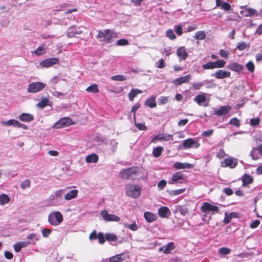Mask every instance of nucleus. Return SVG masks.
I'll use <instances>...</instances> for the list:
<instances>
[{"label":"nucleus","mask_w":262,"mask_h":262,"mask_svg":"<svg viewBox=\"0 0 262 262\" xmlns=\"http://www.w3.org/2000/svg\"><path fill=\"white\" fill-rule=\"evenodd\" d=\"M246 66L250 72H253L255 70V66L252 61H250L247 63Z\"/></svg>","instance_id":"5fc2aeb1"},{"label":"nucleus","mask_w":262,"mask_h":262,"mask_svg":"<svg viewBox=\"0 0 262 262\" xmlns=\"http://www.w3.org/2000/svg\"><path fill=\"white\" fill-rule=\"evenodd\" d=\"M117 45L118 46H126L129 45V42L126 39H120L117 41Z\"/></svg>","instance_id":"052dcab7"},{"label":"nucleus","mask_w":262,"mask_h":262,"mask_svg":"<svg viewBox=\"0 0 262 262\" xmlns=\"http://www.w3.org/2000/svg\"><path fill=\"white\" fill-rule=\"evenodd\" d=\"M184 174L182 172H176L172 176L171 179V182L169 183H173L178 182L180 180H183Z\"/></svg>","instance_id":"c85d7f7f"},{"label":"nucleus","mask_w":262,"mask_h":262,"mask_svg":"<svg viewBox=\"0 0 262 262\" xmlns=\"http://www.w3.org/2000/svg\"><path fill=\"white\" fill-rule=\"evenodd\" d=\"M231 75L230 72L222 70H219L216 71L214 76L216 79H224L227 77H229Z\"/></svg>","instance_id":"dca6fc26"},{"label":"nucleus","mask_w":262,"mask_h":262,"mask_svg":"<svg viewBox=\"0 0 262 262\" xmlns=\"http://www.w3.org/2000/svg\"><path fill=\"white\" fill-rule=\"evenodd\" d=\"M141 191V188L138 185H128L126 187L127 195L134 198H138L140 195Z\"/></svg>","instance_id":"20e7f679"},{"label":"nucleus","mask_w":262,"mask_h":262,"mask_svg":"<svg viewBox=\"0 0 262 262\" xmlns=\"http://www.w3.org/2000/svg\"><path fill=\"white\" fill-rule=\"evenodd\" d=\"M228 68L233 71L239 72L244 69V66L237 62H232L228 66Z\"/></svg>","instance_id":"6ab92c4d"},{"label":"nucleus","mask_w":262,"mask_h":262,"mask_svg":"<svg viewBox=\"0 0 262 262\" xmlns=\"http://www.w3.org/2000/svg\"><path fill=\"white\" fill-rule=\"evenodd\" d=\"M190 75H187L185 76L181 77L174 79L172 83L176 85H179L184 83L188 82L190 79Z\"/></svg>","instance_id":"f3484780"},{"label":"nucleus","mask_w":262,"mask_h":262,"mask_svg":"<svg viewBox=\"0 0 262 262\" xmlns=\"http://www.w3.org/2000/svg\"><path fill=\"white\" fill-rule=\"evenodd\" d=\"M177 55L180 60H185L188 57V54L184 47H179L177 50Z\"/></svg>","instance_id":"2eb2a0df"},{"label":"nucleus","mask_w":262,"mask_h":262,"mask_svg":"<svg viewBox=\"0 0 262 262\" xmlns=\"http://www.w3.org/2000/svg\"><path fill=\"white\" fill-rule=\"evenodd\" d=\"M118 37V34L113 29H105L103 31L99 30L96 38L100 41H104L106 43H111L114 38Z\"/></svg>","instance_id":"f257e3e1"},{"label":"nucleus","mask_w":262,"mask_h":262,"mask_svg":"<svg viewBox=\"0 0 262 262\" xmlns=\"http://www.w3.org/2000/svg\"><path fill=\"white\" fill-rule=\"evenodd\" d=\"M247 47V44L244 41L240 42L238 43L236 46V49H237L239 51L243 50L245 49Z\"/></svg>","instance_id":"6e6d98bb"},{"label":"nucleus","mask_w":262,"mask_h":262,"mask_svg":"<svg viewBox=\"0 0 262 262\" xmlns=\"http://www.w3.org/2000/svg\"><path fill=\"white\" fill-rule=\"evenodd\" d=\"M231 109V106L229 105L221 106L218 110L214 111V114L219 116H222L228 114Z\"/></svg>","instance_id":"4468645a"},{"label":"nucleus","mask_w":262,"mask_h":262,"mask_svg":"<svg viewBox=\"0 0 262 262\" xmlns=\"http://www.w3.org/2000/svg\"><path fill=\"white\" fill-rule=\"evenodd\" d=\"M200 210L202 212L205 214L204 215V217H206L207 214H209L210 212H211L212 214H213L215 213H219L220 211V209L217 206L213 205L207 202H204L202 203Z\"/></svg>","instance_id":"7ed1b4c3"},{"label":"nucleus","mask_w":262,"mask_h":262,"mask_svg":"<svg viewBox=\"0 0 262 262\" xmlns=\"http://www.w3.org/2000/svg\"><path fill=\"white\" fill-rule=\"evenodd\" d=\"M63 215L59 211L51 212L48 216V222L53 226H58L63 221Z\"/></svg>","instance_id":"f03ea898"},{"label":"nucleus","mask_w":262,"mask_h":262,"mask_svg":"<svg viewBox=\"0 0 262 262\" xmlns=\"http://www.w3.org/2000/svg\"><path fill=\"white\" fill-rule=\"evenodd\" d=\"M137 173V167H130L121 170L120 173V176L122 179H129L133 176L136 175Z\"/></svg>","instance_id":"0eeeda50"},{"label":"nucleus","mask_w":262,"mask_h":262,"mask_svg":"<svg viewBox=\"0 0 262 262\" xmlns=\"http://www.w3.org/2000/svg\"><path fill=\"white\" fill-rule=\"evenodd\" d=\"M9 197L6 194H1L0 195V205H4L10 202Z\"/></svg>","instance_id":"c9c22d12"},{"label":"nucleus","mask_w":262,"mask_h":262,"mask_svg":"<svg viewBox=\"0 0 262 262\" xmlns=\"http://www.w3.org/2000/svg\"><path fill=\"white\" fill-rule=\"evenodd\" d=\"M173 167L177 169H180L185 168H191L193 167V165L190 163H183L178 162L174 163Z\"/></svg>","instance_id":"5701e85b"},{"label":"nucleus","mask_w":262,"mask_h":262,"mask_svg":"<svg viewBox=\"0 0 262 262\" xmlns=\"http://www.w3.org/2000/svg\"><path fill=\"white\" fill-rule=\"evenodd\" d=\"M206 37V35L205 31H200L196 32L194 36V38L198 40H203L205 39Z\"/></svg>","instance_id":"4c0bfd02"},{"label":"nucleus","mask_w":262,"mask_h":262,"mask_svg":"<svg viewBox=\"0 0 262 262\" xmlns=\"http://www.w3.org/2000/svg\"><path fill=\"white\" fill-rule=\"evenodd\" d=\"M195 143L194 139L188 138L183 141L182 145L184 148L188 149L191 148Z\"/></svg>","instance_id":"cd10ccee"},{"label":"nucleus","mask_w":262,"mask_h":262,"mask_svg":"<svg viewBox=\"0 0 262 262\" xmlns=\"http://www.w3.org/2000/svg\"><path fill=\"white\" fill-rule=\"evenodd\" d=\"M175 245L173 242H169L166 246L160 247L159 249L160 251H163L165 254H169L171 251L175 249Z\"/></svg>","instance_id":"ddd939ff"},{"label":"nucleus","mask_w":262,"mask_h":262,"mask_svg":"<svg viewBox=\"0 0 262 262\" xmlns=\"http://www.w3.org/2000/svg\"><path fill=\"white\" fill-rule=\"evenodd\" d=\"M18 119L24 122H31L34 120V117L31 114L24 113L18 116Z\"/></svg>","instance_id":"aec40b11"},{"label":"nucleus","mask_w":262,"mask_h":262,"mask_svg":"<svg viewBox=\"0 0 262 262\" xmlns=\"http://www.w3.org/2000/svg\"><path fill=\"white\" fill-rule=\"evenodd\" d=\"M168 101V97L162 96L159 99V104L160 105H163L167 103Z\"/></svg>","instance_id":"e2e57ef3"},{"label":"nucleus","mask_w":262,"mask_h":262,"mask_svg":"<svg viewBox=\"0 0 262 262\" xmlns=\"http://www.w3.org/2000/svg\"><path fill=\"white\" fill-rule=\"evenodd\" d=\"M220 54L221 57H224L225 58H228L229 53L228 51L225 50L224 49H221L220 50Z\"/></svg>","instance_id":"338daca9"},{"label":"nucleus","mask_w":262,"mask_h":262,"mask_svg":"<svg viewBox=\"0 0 262 262\" xmlns=\"http://www.w3.org/2000/svg\"><path fill=\"white\" fill-rule=\"evenodd\" d=\"M174 29L178 35L181 36L183 33V29L181 25L174 26Z\"/></svg>","instance_id":"774afa93"},{"label":"nucleus","mask_w":262,"mask_h":262,"mask_svg":"<svg viewBox=\"0 0 262 262\" xmlns=\"http://www.w3.org/2000/svg\"><path fill=\"white\" fill-rule=\"evenodd\" d=\"M100 215L106 222H119L120 217L115 214L108 213L107 210H102L100 212Z\"/></svg>","instance_id":"423d86ee"},{"label":"nucleus","mask_w":262,"mask_h":262,"mask_svg":"<svg viewBox=\"0 0 262 262\" xmlns=\"http://www.w3.org/2000/svg\"><path fill=\"white\" fill-rule=\"evenodd\" d=\"M166 36L171 40H174L176 38L173 31L172 29H168L166 32Z\"/></svg>","instance_id":"de8ad7c7"},{"label":"nucleus","mask_w":262,"mask_h":262,"mask_svg":"<svg viewBox=\"0 0 262 262\" xmlns=\"http://www.w3.org/2000/svg\"><path fill=\"white\" fill-rule=\"evenodd\" d=\"M203 69L204 70L213 69H215L214 61L208 62L202 66Z\"/></svg>","instance_id":"a18cd8bd"},{"label":"nucleus","mask_w":262,"mask_h":262,"mask_svg":"<svg viewBox=\"0 0 262 262\" xmlns=\"http://www.w3.org/2000/svg\"><path fill=\"white\" fill-rule=\"evenodd\" d=\"M86 91L89 93H98L99 90L98 86L96 84L91 85L86 89Z\"/></svg>","instance_id":"58836bf2"},{"label":"nucleus","mask_w":262,"mask_h":262,"mask_svg":"<svg viewBox=\"0 0 262 262\" xmlns=\"http://www.w3.org/2000/svg\"><path fill=\"white\" fill-rule=\"evenodd\" d=\"M72 124V119L68 117H64L60 119L54 125L55 128H61Z\"/></svg>","instance_id":"1a4fd4ad"},{"label":"nucleus","mask_w":262,"mask_h":262,"mask_svg":"<svg viewBox=\"0 0 262 262\" xmlns=\"http://www.w3.org/2000/svg\"><path fill=\"white\" fill-rule=\"evenodd\" d=\"M98 237V233L96 230L93 231L89 235V239L90 240H94L97 239Z\"/></svg>","instance_id":"69168bd1"},{"label":"nucleus","mask_w":262,"mask_h":262,"mask_svg":"<svg viewBox=\"0 0 262 262\" xmlns=\"http://www.w3.org/2000/svg\"><path fill=\"white\" fill-rule=\"evenodd\" d=\"M231 249L227 247H222L219 250V253L220 255L225 256L230 254Z\"/></svg>","instance_id":"ea45409f"},{"label":"nucleus","mask_w":262,"mask_h":262,"mask_svg":"<svg viewBox=\"0 0 262 262\" xmlns=\"http://www.w3.org/2000/svg\"><path fill=\"white\" fill-rule=\"evenodd\" d=\"M224 165L222 162L223 167H229L231 168H234L237 165L238 163L236 160L230 157L224 160Z\"/></svg>","instance_id":"f8f14e48"},{"label":"nucleus","mask_w":262,"mask_h":262,"mask_svg":"<svg viewBox=\"0 0 262 262\" xmlns=\"http://www.w3.org/2000/svg\"><path fill=\"white\" fill-rule=\"evenodd\" d=\"M97 239H98L99 244H100L101 245L103 244L105 242V235H104L103 233H102V232L98 233Z\"/></svg>","instance_id":"3c124183"},{"label":"nucleus","mask_w":262,"mask_h":262,"mask_svg":"<svg viewBox=\"0 0 262 262\" xmlns=\"http://www.w3.org/2000/svg\"><path fill=\"white\" fill-rule=\"evenodd\" d=\"M190 210L189 205H180L176 207V212H178L182 215H186L189 213Z\"/></svg>","instance_id":"9b49d317"},{"label":"nucleus","mask_w":262,"mask_h":262,"mask_svg":"<svg viewBox=\"0 0 262 262\" xmlns=\"http://www.w3.org/2000/svg\"><path fill=\"white\" fill-rule=\"evenodd\" d=\"M260 123V119L258 117L252 118L250 120V124L251 126H255L258 125Z\"/></svg>","instance_id":"864d4df0"},{"label":"nucleus","mask_w":262,"mask_h":262,"mask_svg":"<svg viewBox=\"0 0 262 262\" xmlns=\"http://www.w3.org/2000/svg\"><path fill=\"white\" fill-rule=\"evenodd\" d=\"M125 260L124 253L116 255L110 258V262H122Z\"/></svg>","instance_id":"c756f323"},{"label":"nucleus","mask_w":262,"mask_h":262,"mask_svg":"<svg viewBox=\"0 0 262 262\" xmlns=\"http://www.w3.org/2000/svg\"><path fill=\"white\" fill-rule=\"evenodd\" d=\"M78 193V191L77 189H73L68 192L64 195V199L66 200H71L72 199L76 198Z\"/></svg>","instance_id":"a878e982"},{"label":"nucleus","mask_w":262,"mask_h":262,"mask_svg":"<svg viewBox=\"0 0 262 262\" xmlns=\"http://www.w3.org/2000/svg\"><path fill=\"white\" fill-rule=\"evenodd\" d=\"M253 182V178L249 174H245L242 177V186H246L249 184L252 183Z\"/></svg>","instance_id":"b1692460"},{"label":"nucleus","mask_w":262,"mask_h":262,"mask_svg":"<svg viewBox=\"0 0 262 262\" xmlns=\"http://www.w3.org/2000/svg\"><path fill=\"white\" fill-rule=\"evenodd\" d=\"M111 79L115 81H125L126 80V77L123 75H114L111 77Z\"/></svg>","instance_id":"49530a36"},{"label":"nucleus","mask_w":262,"mask_h":262,"mask_svg":"<svg viewBox=\"0 0 262 262\" xmlns=\"http://www.w3.org/2000/svg\"><path fill=\"white\" fill-rule=\"evenodd\" d=\"M215 69V68H222L225 67L226 64V61L223 59H219L214 61Z\"/></svg>","instance_id":"79ce46f5"},{"label":"nucleus","mask_w":262,"mask_h":262,"mask_svg":"<svg viewBox=\"0 0 262 262\" xmlns=\"http://www.w3.org/2000/svg\"><path fill=\"white\" fill-rule=\"evenodd\" d=\"M206 97L204 93L198 95L194 98V101L199 105H203L206 102Z\"/></svg>","instance_id":"393cba45"},{"label":"nucleus","mask_w":262,"mask_h":262,"mask_svg":"<svg viewBox=\"0 0 262 262\" xmlns=\"http://www.w3.org/2000/svg\"><path fill=\"white\" fill-rule=\"evenodd\" d=\"M142 91L139 89H133L128 93V96L129 100L133 101L134 98L139 94H141Z\"/></svg>","instance_id":"473e14b6"},{"label":"nucleus","mask_w":262,"mask_h":262,"mask_svg":"<svg viewBox=\"0 0 262 262\" xmlns=\"http://www.w3.org/2000/svg\"><path fill=\"white\" fill-rule=\"evenodd\" d=\"M64 190L59 189L55 192V198L54 199H59L61 198L62 195L63 194Z\"/></svg>","instance_id":"680f3d73"},{"label":"nucleus","mask_w":262,"mask_h":262,"mask_svg":"<svg viewBox=\"0 0 262 262\" xmlns=\"http://www.w3.org/2000/svg\"><path fill=\"white\" fill-rule=\"evenodd\" d=\"M158 213L159 215L163 218L168 217V215L170 214V211L169 208L166 206L160 207L158 209Z\"/></svg>","instance_id":"a211bd4d"},{"label":"nucleus","mask_w":262,"mask_h":262,"mask_svg":"<svg viewBox=\"0 0 262 262\" xmlns=\"http://www.w3.org/2000/svg\"><path fill=\"white\" fill-rule=\"evenodd\" d=\"M124 227L134 231H137L139 229V226L135 222L132 224H124Z\"/></svg>","instance_id":"37998d69"},{"label":"nucleus","mask_w":262,"mask_h":262,"mask_svg":"<svg viewBox=\"0 0 262 262\" xmlns=\"http://www.w3.org/2000/svg\"><path fill=\"white\" fill-rule=\"evenodd\" d=\"M145 105L148 106L150 108H154L157 106L156 102V97L152 96L148 98L145 102Z\"/></svg>","instance_id":"7c9ffc66"},{"label":"nucleus","mask_w":262,"mask_h":262,"mask_svg":"<svg viewBox=\"0 0 262 262\" xmlns=\"http://www.w3.org/2000/svg\"><path fill=\"white\" fill-rule=\"evenodd\" d=\"M59 59L58 58L46 59L40 62L39 66L42 68H49L54 64H58Z\"/></svg>","instance_id":"9d476101"},{"label":"nucleus","mask_w":262,"mask_h":262,"mask_svg":"<svg viewBox=\"0 0 262 262\" xmlns=\"http://www.w3.org/2000/svg\"><path fill=\"white\" fill-rule=\"evenodd\" d=\"M46 86L45 83L41 82H34L28 85L27 91L29 93H35L42 91Z\"/></svg>","instance_id":"39448f33"},{"label":"nucleus","mask_w":262,"mask_h":262,"mask_svg":"<svg viewBox=\"0 0 262 262\" xmlns=\"http://www.w3.org/2000/svg\"><path fill=\"white\" fill-rule=\"evenodd\" d=\"M229 123L237 127L240 125V121L239 119L235 117L231 119L229 121Z\"/></svg>","instance_id":"603ef678"},{"label":"nucleus","mask_w":262,"mask_h":262,"mask_svg":"<svg viewBox=\"0 0 262 262\" xmlns=\"http://www.w3.org/2000/svg\"><path fill=\"white\" fill-rule=\"evenodd\" d=\"M34 53L37 55H41L46 53V50L43 46H39L34 51Z\"/></svg>","instance_id":"8fccbe9b"},{"label":"nucleus","mask_w":262,"mask_h":262,"mask_svg":"<svg viewBox=\"0 0 262 262\" xmlns=\"http://www.w3.org/2000/svg\"><path fill=\"white\" fill-rule=\"evenodd\" d=\"M140 107V104L139 103H136L134 105L131 110V112L134 113V120H136V112Z\"/></svg>","instance_id":"bf43d9fd"},{"label":"nucleus","mask_w":262,"mask_h":262,"mask_svg":"<svg viewBox=\"0 0 262 262\" xmlns=\"http://www.w3.org/2000/svg\"><path fill=\"white\" fill-rule=\"evenodd\" d=\"M186 190V188H182L178 190H172L169 192V194L171 196L178 195L183 192Z\"/></svg>","instance_id":"c03bdc74"},{"label":"nucleus","mask_w":262,"mask_h":262,"mask_svg":"<svg viewBox=\"0 0 262 262\" xmlns=\"http://www.w3.org/2000/svg\"><path fill=\"white\" fill-rule=\"evenodd\" d=\"M50 100L46 97H41L40 101L36 104V106L40 108H43L47 106L50 105Z\"/></svg>","instance_id":"2f4dec72"},{"label":"nucleus","mask_w":262,"mask_h":262,"mask_svg":"<svg viewBox=\"0 0 262 262\" xmlns=\"http://www.w3.org/2000/svg\"><path fill=\"white\" fill-rule=\"evenodd\" d=\"M98 155L95 154L89 155L85 158V161L88 163H96L98 161Z\"/></svg>","instance_id":"f704fd0d"},{"label":"nucleus","mask_w":262,"mask_h":262,"mask_svg":"<svg viewBox=\"0 0 262 262\" xmlns=\"http://www.w3.org/2000/svg\"><path fill=\"white\" fill-rule=\"evenodd\" d=\"M226 155L225 150L223 148H221L216 153V157L220 159L223 158Z\"/></svg>","instance_id":"4d7b16f0"},{"label":"nucleus","mask_w":262,"mask_h":262,"mask_svg":"<svg viewBox=\"0 0 262 262\" xmlns=\"http://www.w3.org/2000/svg\"><path fill=\"white\" fill-rule=\"evenodd\" d=\"M163 150V147L161 146H158L154 148L152 151V155L155 158L159 157L161 155L162 152Z\"/></svg>","instance_id":"e433bc0d"},{"label":"nucleus","mask_w":262,"mask_h":262,"mask_svg":"<svg viewBox=\"0 0 262 262\" xmlns=\"http://www.w3.org/2000/svg\"><path fill=\"white\" fill-rule=\"evenodd\" d=\"M31 185V181L29 179H26L24 181L22 182L20 184V187L23 189H25L27 188H29Z\"/></svg>","instance_id":"09e8293b"},{"label":"nucleus","mask_w":262,"mask_h":262,"mask_svg":"<svg viewBox=\"0 0 262 262\" xmlns=\"http://www.w3.org/2000/svg\"><path fill=\"white\" fill-rule=\"evenodd\" d=\"M172 135H165L164 134H159L156 136L151 140V142H155L156 140L159 141H168L170 139H172Z\"/></svg>","instance_id":"412c9836"},{"label":"nucleus","mask_w":262,"mask_h":262,"mask_svg":"<svg viewBox=\"0 0 262 262\" xmlns=\"http://www.w3.org/2000/svg\"><path fill=\"white\" fill-rule=\"evenodd\" d=\"M221 8L225 11H230L231 9V7L229 3L227 2H223L222 3Z\"/></svg>","instance_id":"13d9d810"},{"label":"nucleus","mask_w":262,"mask_h":262,"mask_svg":"<svg viewBox=\"0 0 262 262\" xmlns=\"http://www.w3.org/2000/svg\"><path fill=\"white\" fill-rule=\"evenodd\" d=\"M256 12V10L251 8H246L245 10H242L240 12V13L242 14L245 17H249L253 16Z\"/></svg>","instance_id":"bb28decb"},{"label":"nucleus","mask_w":262,"mask_h":262,"mask_svg":"<svg viewBox=\"0 0 262 262\" xmlns=\"http://www.w3.org/2000/svg\"><path fill=\"white\" fill-rule=\"evenodd\" d=\"M144 217L148 223H151L157 219V216L153 213L147 211L144 213Z\"/></svg>","instance_id":"4be33fe9"},{"label":"nucleus","mask_w":262,"mask_h":262,"mask_svg":"<svg viewBox=\"0 0 262 262\" xmlns=\"http://www.w3.org/2000/svg\"><path fill=\"white\" fill-rule=\"evenodd\" d=\"M105 237L107 241L114 242L117 239V236L113 233H107L105 234Z\"/></svg>","instance_id":"a19ab883"},{"label":"nucleus","mask_w":262,"mask_h":262,"mask_svg":"<svg viewBox=\"0 0 262 262\" xmlns=\"http://www.w3.org/2000/svg\"><path fill=\"white\" fill-rule=\"evenodd\" d=\"M135 126L140 130H146L147 129L144 123H135Z\"/></svg>","instance_id":"0e129e2a"},{"label":"nucleus","mask_w":262,"mask_h":262,"mask_svg":"<svg viewBox=\"0 0 262 262\" xmlns=\"http://www.w3.org/2000/svg\"><path fill=\"white\" fill-rule=\"evenodd\" d=\"M82 33L81 31L77 30L74 27H71L68 31L67 35L69 37H73L76 34Z\"/></svg>","instance_id":"72a5a7b5"},{"label":"nucleus","mask_w":262,"mask_h":262,"mask_svg":"<svg viewBox=\"0 0 262 262\" xmlns=\"http://www.w3.org/2000/svg\"><path fill=\"white\" fill-rule=\"evenodd\" d=\"M1 124L5 126L12 125L13 126L21 128L25 130L28 129V127L27 125L24 124L20 123L18 121L15 119H10L7 121H3L1 122Z\"/></svg>","instance_id":"6e6552de"}]
</instances>
